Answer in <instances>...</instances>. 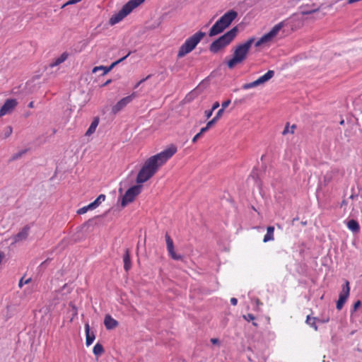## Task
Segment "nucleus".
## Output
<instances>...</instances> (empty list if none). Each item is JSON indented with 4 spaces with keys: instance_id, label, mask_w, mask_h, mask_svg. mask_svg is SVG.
Segmentation results:
<instances>
[{
    "instance_id": "obj_1",
    "label": "nucleus",
    "mask_w": 362,
    "mask_h": 362,
    "mask_svg": "<svg viewBox=\"0 0 362 362\" xmlns=\"http://www.w3.org/2000/svg\"><path fill=\"white\" fill-rule=\"evenodd\" d=\"M177 151V147L171 144L160 153L148 158L137 174L136 183L141 185L151 179L158 169L176 153Z\"/></svg>"
},
{
    "instance_id": "obj_2",
    "label": "nucleus",
    "mask_w": 362,
    "mask_h": 362,
    "mask_svg": "<svg viewBox=\"0 0 362 362\" xmlns=\"http://www.w3.org/2000/svg\"><path fill=\"white\" fill-rule=\"evenodd\" d=\"M254 42L255 37H252L235 47L232 58L227 62V66L230 69H233L238 64H242L247 59Z\"/></svg>"
},
{
    "instance_id": "obj_3",
    "label": "nucleus",
    "mask_w": 362,
    "mask_h": 362,
    "mask_svg": "<svg viewBox=\"0 0 362 362\" xmlns=\"http://www.w3.org/2000/svg\"><path fill=\"white\" fill-rule=\"evenodd\" d=\"M237 17L238 13L234 10L225 13L210 28L209 36L213 37L222 33Z\"/></svg>"
},
{
    "instance_id": "obj_4",
    "label": "nucleus",
    "mask_w": 362,
    "mask_h": 362,
    "mask_svg": "<svg viewBox=\"0 0 362 362\" xmlns=\"http://www.w3.org/2000/svg\"><path fill=\"white\" fill-rule=\"evenodd\" d=\"M238 32L235 26L226 32L225 34L214 40L209 46V50L212 53H217L227 47L236 37Z\"/></svg>"
},
{
    "instance_id": "obj_5",
    "label": "nucleus",
    "mask_w": 362,
    "mask_h": 362,
    "mask_svg": "<svg viewBox=\"0 0 362 362\" xmlns=\"http://www.w3.org/2000/svg\"><path fill=\"white\" fill-rule=\"evenodd\" d=\"M205 36V33L198 31L188 37L181 45L177 52V57L182 58L195 49L197 45Z\"/></svg>"
},
{
    "instance_id": "obj_6",
    "label": "nucleus",
    "mask_w": 362,
    "mask_h": 362,
    "mask_svg": "<svg viewBox=\"0 0 362 362\" xmlns=\"http://www.w3.org/2000/svg\"><path fill=\"white\" fill-rule=\"evenodd\" d=\"M144 1L145 0H129L122 6V9L117 14L113 15L110 18V24L113 25L118 23L129 15L134 8L143 4Z\"/></svg>"
},
{
    "instance_id": "obj_7",
    "label": "nucleus",
    "mask_w": 362,
    "mask_h": 362,
    "mask_svg": "<svg viewBox=\"0 0 362 362\" xmlns=\"http://www.w3.org/2000/svg\"><path fill=\"white\" fill-rule=\"evenodd\" d=\"M293 19H287L275 25L269 33L263 35L255 42V47H259L262 45L267 44L272 42L283 27L288 25H291V24L293 23Z\"/></svg>"
},
{
    "instance_id": "obj_8",
    "label": "nucleus",
    "mask_w": 362,
    "mask_h": 362,
    "mask_svg": "<svg viewBox=\"0 0 362 362\" xmlns=\"http://www.w3.org/2000/svg\"><path fill=\"white\" fill-rule=\"evenodd\" d=\"M141 188L142 187L139 184L129 188L122 197L121 206L125 207L128 204L133 202L136 196L141 193Z\"/></svg>"
},
{
    "instance_id": "obj_9",
    "label": "nucleus",
    "mask_w": 362,
    "mask_h": 362,
    "mask_svg": "<svg viewBox=\"0 0 362 362\" xmlns=\"http://www.w3.org/2000/svg\"><path fill=\"white\" fill-rule=\"evenodd\" d=\"M274 76V71L273 70H269L265 74L258 78L257 80L251 82L245 83L243 86V88L244 90H248L250 88H252L254 87L260 86L267 82Z\"/></svg>"
},
{
    "instance_id": "obj_10",
    "label": "nucleus",
    "mask_w": 362,
    "mask_h": 362,
    "mask_svg": "<svg viewBox=\"0 0 362 362\" xmlns=\"http://www.w3.org/2000/svg\"><path fill=\"white\" fill-rule=\"evenodd\" d=\"M350 293V286L349 281H345L342 286V289L339 295V299L337 302L336 308L338 310L342 309L344 303L347 300Z\"/></svg>"
},
{
    "instance_id": "obj_11",
    "label": "nucleus",
    "mask_w": 362,
    "mask_h": 362,
    "mask_svg": "<svg viewBox=\"0 0 362 362\" xmlns=\"http://www.w3.org/2000/svg\"><path fill=\"white\" fill-rule=\"evenodd\" d=\"M18 105L16 99L10 98L5 101L0 108V117L6 115L11 114Z\"/></svg>"
},
{
    "instance_id": "obj_12",
    "label": "nucleus",
    "mask_w": 362,
    "mask_h": 362,
    "mask_svg": "<svg viewBox=\"0 0 362 362\" xmlns=\"http://www.w3.org/2000/svg\"><path fill=\"white\" fill-rule=\"evenodd\" d=\"M136 97V93H133L131 95L122 98L119 100L112 108L113 114H117L124 107H125L129 103H130L133 99Z\"/></svg>"
},
{
    "instance_id": "obj_13",
    "label": "nucleus",
    "mask_w": 362,
    "mask_h": 362,
    "mask_svg": "<svg viewBox=\"0 0 362 362\" xmlns=\"http://www.w3.org/2000/svg\"><path fill=\"white\" fill-rule=\"evenodd\" d=\"M166 245H167V250L168 252L169 255L171 257L172 259L175 260H180L182 259V255H177L174 250V245L173 239L170 238L168 233H165V235Z\"/></svg>"
},
{
    "instance_id": "obj_14",
    "label": "nucleus",
    "mask_w": 362,
    "mask_h": 362,
    "mask_svg": "<svg viewBox=\"0 0 362 362\" xmlns=\"http://www.w3.org/2000/svg\"><path fill=\"white\" fill-rule=\"evenodd\" d=\"M131 54V52H129L126 56L123 57L122 58L119 59V60L113 62L109 67H105L104 66H95L93 70H92V72L93 73H96L98 71H100V70H103V75H105L107 74L114 66H115L117 64H119L120 62H122V61H124L125 59H127L129 54Z\"/></svg>"
},
{
    "instance_id": "obj_15",
    "label": "nucleus",
    "mask_w": 362,
    "mask_h": 362,
    "mask_svg": "<svg viewBox=\"0 0 362 362\" xmlns=\"http://www.w3.org/2000/svg\"><path fill=\"white\" fill-rule=\"evenodd\" d=\"M104 325L107 329H112L119 325L118 322L112 318L111 315H106L104 319Z\"/></svg>"
},
{
    "instance_id": "obj_16",
    "label": "nucleus",
    "mask_w": 362,
    "mask_h": 362,
    "mask_svg": "<svg viewBox=\"0 0 362 362\" xmlns=\"http://www.w3.org/2000/svg\"><path fill=\"white\" fill-rule=\"evenodd\" d=\"M29 230L30 227L28 226H25V227H23L22 230L15 235V242H19L25 240L28 236Z\"/></svg>"
},
{
    "instance_id": "obj_17",
    "label": "nucleus",
    "mask_w": 362,
    "mask_h": 362,
    "mask_svg": "<svg viewBox=\"0 0 362 362\" xmlns=\"http://www.w3.org/2000/svg\"><path fill=\"white\" fill-rule=\"evenodd\" d=\"M85 332H86V344L87 346H90L94 341L95 337V334L92 332H90V326L88 323L85 325Z\"/></svg>"
},
{
    "instance_id": "obj_18",
    "label": "nucleus",
    "mask_w": 362,
    "mask_h": 362,
    "mask_svg": "<svg viewBox=\"0 0 362 362\" xmlns=\"http://www.w3.org/2000/svg\"><path fill=\"white\" fill-rule=\"evenodd\" d=\"M123 262H124V269L126 272H128L132 267L130 252L129 249H126L124 256H123Z\"/></svg>"
},
{
    "instance_id": "obj_19",
    "label": "nucleus",
    "mask_w": 362,
    "mask_h": 362,
    "mask_svg": "<svg viewBox=\"0 0 362 362\" xmlns=\"http://www.w3.org/2000/svg\"><path fill=\"white\" fill-rule=\"evenodd\" d=\"M68 53L67 52H63L58 58L55 59L50 64L49 66L51 68H53L54 66H57L64 62H65L68 58Z\"/></svg>"
},
{
    "instance_id": "obj_20",
    "label": "nucleus",
    "mask_w": 362,
    "mask_h": 362,
    "mask_svg": "<svg viewBox=\"0 0 362 362\" xmlns=\"http://www.w3.org/2000/svg\"><path fill=\"white\" fill-rule=\"evenodd\" d=\"M347 228L354 233H357L360 231V226L358 223L354 220H349L346 223Z\"/></svg>"
},
{
    "instance_id": "obj_21",
    "label": "nucleus",
    "mask_w": 362,
    "mask_h": 362,
    "mask_svg": "<svg viewBox=\"0 0 362 362\" xmlns=\"http://www.w3.org/2000/svg\"><path fill=\"white\" fill-rule=\"evenodd\" d=\"M274 226H268L267 228V233L264 236L263 242L267 243L271 240H274Z\"/></svg>"
},
{
    "instance_id": "obj_22",
    "label": "nucleus",
    "mask_w": 362,
    "mask_h": 362,
    "mask_svg": "<svg viewBox=\"0 0 362 362\" xmlns=\"http://www.w3.org/2000/svg\"><path fill=\"white\" fill-rule=\"evenodd\" d=\"M99 121L98 119H95L90 124V127H88L87 132H86V136H90L93 133L95 132L98 125Z\"/></svg>"
},
{
    "instance_id": "obj_23",
    "label": "nucleus",
    "mask_w": 362,
    "mask_h": 362,
    "mask_svg": "<svg viewBox=\"0 0 362 362\" xmlns=\"http://www.w3.org/2000/svg\"><path fill=\"white\" fill-rule=\"evenodd\" d=\"M93 352L95 356H100L104 352L103 346L101 344L97 343L93 349Z\"/></svg>"
},
{
    "instance_id": "obj_24",
    "label": "nucleus",
    "mask_w": 362,
    "mask_h": 362,
    "mask_svg": "<svg viewBox=\"0 0 362 362\" xmlns=\"http://www.w3.org/2000/svg\"><path fill=\"white\" fill-rule=\"evenodd\" d=\"M317 318L314 317H310V315L307 316L306 323L310 327H313L315 330L317 329V327L316 325Z\"/></svg>"
},
{
    "instance_id": "obj_25",
    "label": "nucleus",
    "mask_w": 362,
    "mask_h": 362,
    "mask_svg": "<svg viewBox=\"0 0 362 362\" xmlns=\"http://www.w3.org/2000/svg\"><path fill=\"white\" fill-rule=\"evenodd\" d=\"M296 129V124H293L292 126L289 127V124L287 123L284 127V129L282 132V134L286 135L288 133L293 134Z\"/></svg>"
},
{
    "instance_id": "obj_26",
    "label": "nucleus",
    "mask_w": 362,
    "mask_h": 362,
    "mask_svg": "<svg viewBox=\"0 0 362 362\" xmlns=\"http://www.w3.org/2000/svg\"><path fill=\"white\" fill-rule=\"evenodd\" d=\"M105 197H105V194H100V195L96 198V199H95L94 202H93V203L95 204V205L98 207V206H99V205H100L103 202H104V201H105Z\"/></svg>"
},
{
    "instance_id": "obj_27",
    "label": "nucleus",
    "mask_w": 362,
    "mask_h": 362,
    "mask_svg": "<svg viewBox=\"0 0 362 362\" xmlns=\"http://www.w3.org/2000/svg\"><path fill=\"white\" fill-rule=\"evenodd\" d=\"M13 132V129L11 126H8L5 128L4 131V138H7L11 135Z\"/></svg>"
},
{
    "instance_id": "obj_28",
    "label": "nucleus",
    "mask_w": 362,
    "mask_h": 362,
    "mask_svg": "<svg viewBox=\"0 0 362 362\" xmlns=\"http://www.w3.org/2000/svg\"><path fill=\"white\" fill-rule=\"evenodd\" d=\"M31 280H32V279H31V278H28V279H27L24 280V277H22V278L19 280V282H18V287H19L20 288H21L23 286V285L29 284V283L31 281Z\"/></svg>"
},
{
    "instance_id": "obj_29",
    "label": "nucleus",
    "mask_w": 362,
    "mask_h": 362,
    "mask_svg": "<svg viewBox=\"0 0 362 362\" xmlns=\"http://www.w3.org/2000/svg\"><path fill=\"white\" fill-rule=\"evenodd\" d=\"M82 0H69L64 4L62 5V8H63L66 7V6L72 5V4H75L79 3Z\"/></svg>"
},
{
    "instance_id": "obj_30",
    "label": "nucleus",
    "mask_w": 362,
    "mask_h": 362,
    "mask_svg": "<svg viewBox=\"0 0 362 362\" xmlns=\"http://www.w3.org/2000/svg\"><path fill=\"white\" fill-rule=\"evenodd\" d=\"M243 318L245 320L250 322V321H253L255 317V316L252 314L248 313L246 315H243Z\"/></svg>"
},
{
    "instance_id": "obj_31",
    "label": "nucleus",
    "mask_w": 362,
    "mask_h": 362,
    "mask_svg": "<svg viewBox=\"0 0 362 362\" xmlns=\"http://www.w3.org/2000/svg\"><path fill=\"white\" fill-rule=\"evenodd\" d=\"M88 210L89 209H88V206H83L82 208L79 209L77 211V214H83L86 213Z\"/></svg>"
},
{
    "instance_id": "obj_32",
    "label": "nucleus",
    "mask_w": 362,
    "mask_h": 362,
    "mask_svg": "<svg viewBox=\"0 0 362 362\" xmlns=\"http://www.w3.org/2000/svg\"><path fill=\"white\" fill-rule=\"evenodd\" d=\"M223 111L224 110L221 108L216 113V116L214 117L215 119H216L217 121L221 118V117L222 116L223 113Z\"/></svg>"
},
{
    "instance_id": "obj_33",
    "label": "nucleus",
    "mask_w": 362,
    "mask_h": 362,
    "mask_svg": "<svg viewBox=\"0 0 362 362\" xmlns=\"http://www.w3.org/2000/svg\"><path fill=\"white\" fill-rule=\"evenodd\" d=\"M151 76L148 75L145 78L140 80L134 86V88H137L142 83H144L146 79L149 78Z\"/></svg>"
},
{
    "instance_id": "obj_34",
    "label": "nucleus",
    "mask_w": 362,
    "mask_h": 362,
    "mask_svg": "<svg viewBox=\"0 0 362 362\" xmlns=\"http://www.w3.org/2000/svg\"><path fill=\"white\" fill-rule=\"evenodd\" d=\"M361 305V300H357L354 304V306H353V311L355 312L358 310V308Z\"/></svg>"
},
{
    "instance_id": "obj_35",
    "label": "nucleus",
    "mask_w": 362,
    "mask_h": 362,
    "mask_svg": "<svg viewBox=\"0 0 362 362\" xmlns=\"http://www.w3.org/2000/svg\"><path fill=\"white\" fill-rule=\"evenodd\" d=\"M216 122L217 120L213 118L211 120L207 122L206 127H207L208 129H209Z\"/></svg>"
},
{
    "instance_id": "obj_36",
    "label": "nucleus",
    "mask_w": 362,
    "mask_h": 362,
    "mask_svg": "<svg viewBox=\"0 0 362 362\" xmlns=\"http://www.w3.org/2000/svg\"><path fill=\"white\" fill-rule=\"evenodd\" d=\"M213 112H214V111L211 109L209 110H205L204 115H205V117H206V119L210 118L211 117Z\"/></svg>"
},
{
    "instance_id": "obj_37",
    "label": "nucleus",
    "mask_w": 362,
    "mask_h": 362,
    "mask_svg": "<svg viewBox=\"0 0 362 362\" xmlns=\"http://www.w3.org/2000/svg\"><path fill=\"white\" fill-rule=\"evenodd\" d=\"M230 100L224 101L221 104V108L224 110L225 108H226L230 105Z\"/></svg>"
},
{
    "instance_id": "obj_38",
    "label": "nucleus",
    "mask_w": 362,
    "mask_h": 362,
    "mask_svg": "<svg viewBox=\"0 0 362 362\" xmlns=\"http://www.w3.org/2000/svg\"><path fill=\"white\" fill-rule=\"evenodd\" d=\"M202 136V134L199 132L197 133L193 138H192V141L193 143H195L197 142V141Z\"/></svg>"
},
{
    "instance_id": "obj_39",
    "label": "nucleus",
    "mask_w": 362,
    "mask_h": 362,
    "mask_svg": "<svg viewBox=\"0 0 362 362\" xmlns=\"http://www.w3.org/2000/svg\"><path fill=\"white\" fill-rule=\"evenodd\" d=\"M87 206L89 210H93L95 208H97V206L95 205L93 202H91L90 204H88Z\"/></svg>"
},
{
    "instance_id": "obj_40",
    "label": "nucleus",
    "mask_w": 362,
    "mask_h": 362,
    "mask_svg": "<svg viewBox=\"0 0 362 362\" xmlns=\"http://www.w3.org/2000/svg\"><path fill=\"white\" fill-rule=\"evenodd\" d=\"M219 105H219L218 102H215L212 105L211 110H213V111H214L219 107Z\"/></svg>"
},
{
    "instance_id": "obj_41",
    "label": "nucleus",
    "mask_w": 362,
    "mask_h": 362,
    "mask_svg": "<svg viewBox=\"0 0 362 362\" xmlns=\"http://www.w3.org/2000/svg\"><path fill=\"white\" fill-rule=\"evenodd\" d=\"M209 130L208 127H202L201 129H200V132L199 133L202 135L204 133H205L206 132H207Z\"/></svg>"
},
{
    "instance_id": "obj_42",
    "label": "nucleus",
    "mask_w": 362,
    "mask_h": 362,
    "mask_svg": "<svg viewBox=\"0 0 362 362\" xmlns=\"http://www.w3.org/2000/svg\"><path fill=\"white\" fill-rule=\"evenodd\" d=\"M230 303L233 305H236L238 303V300L235 298H230Z\"/></svg>"
},
{
    "instance_id": "obj_43",
    "label": "nucleus",
    "mask_w": 362,
    "mask_h": 362,
    "mask_svg": "<svg viewBox=\"0 0 362 362\" xmlns=\"http://www.w3.org/2000/svg\"><path fill=\"white\" fill-rule=\"evenodd\" d=\"M211 342L214 344H218L219 341L216 338H212V339H211Z\"/></svg>"
},
{
    "instance_id": "obj_44",
    "label": "nucleus",
    "mask_w": 362,
    "mask_h": 362,
    "mask_svg": "<svg viewBox=\"0 0 362 362\" xmlns=\"http://www.w3.org/2000/svg\"><path fill=\"white\" fill-rule=\"evenodd\" d=\"M317 11H318V9H315V10L308 11H304V12H303V14H304V15L310 14V13H313V12H315Z\"/></svg>"
},
{
    "instance_id": "obj_45",
    "label": "nucleus",
    "mask_w": 362,
    "mask_h": 362,
    "mask_svg": "<svg viewBox=\"0 0 362 362\" xmlns=\"http://www.w3.org/2000/svg\"><path fill=\"white\" fill-rule=\"evenodd\" d=\"M111 81H112L110 79L107 80L105 83L103 84V86H105L110 84L111 83Z\"/></svg>"
},
{
    "instance_id": "obj_46",
    "label": "nucleus",
    "mask_w": 362,
    "mask_h": 362,
    "mask_svg": "<svg viewBox=\"0 0 362 362\" xmlns=\"http://www.w3.org/2000/svg\"><path fill=\"white\" fill-rule=\"evenodd\" d=\"M34 107V103L33 101H31L29 104H28V107L30 108H33Z\"/></svg>"
},
{
    "instance_id": "obj_47",
    "label": "nucleus",
    "mask_w": 362,
    "mask_h": 362,
    "mask_svg": "<svg viewBox=\"0 0 362 362\" xmlns=\"http://www.w3.org/2000/svg\"><path fill=\"white\" fill-rule=\"evenodd\" d=\"M339 124H340L341 125H343V124H344V119H342L341 121H340Z\"/></svg>"
},
{
    "instance_id": "obj_48",
    "label": "nucleus",
    "mask_w": 362,
    "mask_h": 362,
    "mask_svg": "<svg viewBox=\"0 0 362 362\" xmlns=\"http://www.w3.org/2000/svg\"><path fill=\"white\" fill-rule=\"evenodd\" d=\"M252 325H253L254 326H255V327H257V323H256V322H252Z\"/></svg>"
},
{
    "instance_id": "obj_49",
    "label": "nucleus",
    "mask_w": 362,
    "mask_h": 362,
    "mask_svg": "<svg viewBox=\"0 0 362 362\" xmlns=\"http://www.w3.org/2000/svg\"><path fill=\"white\" fill-rule=\"evenodd\" d=\"M341 204H345V202H344V201H343V202H342V203H341Z\"/></svg>"
}]
</instances>
